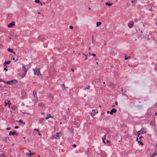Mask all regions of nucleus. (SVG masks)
I'll use <instances>...</instances> for the list:
<instances>
[{
	"label": "nucleus",
	"instance_id": "obj_1",
	"mask_svg": "<svg viewBox=\"0 0 157 157\" xmlns=\"http://www.w3.org/2000/svg\"><path fill=\"white\" fill-rule=\"evenodd\" d=\"M33 70L34 71V74L37 75H41L40 73L39 69L38 68L37 69H33Z\"/></svg>",
	"mask_w": 157,
	"mask_h": 157
},
{
	"label": "nucleus",
	"instance_id": "obj_2",
	"mask_svg": "<svg viewBox=\"0 0 157 157\" xmlns=\"http://www.w3.org/2000/svg\"><path fill=\"white\" fill-rule=\"evenodd\" d=\"M95 110H93L92 111V112H90V115L93 118H94V116L95 115Z\"/></svg>",
	"mask_w": 157,
	"mask_h": 157
},
{
	"label": "nucleus",
	"instance_id": "obj_3",
	"mask_svg": "<svg viewBox=\"0 0 157 157\" xmlns=\"http://www.w3.org/2000/svg\"><path fill=\"white\" fill-rule=\"evenodd\" d=\"M117 110L116 109H115L114 108L112 109L110 112V115H112L113 114V113H115L117 112Z\"/></svg>",
	"mask_w": 157,
	"mask_h": 157
},
{
	"label": "nucleus",
	"instance_id": "obj_4",
	"mask_svg": "<svg viewBox=\"0 0 157 157\" xmlns=\"http://www.w3.org/2000/svg\"><path fill=\"white\" fill-rule=\"evenodd\" d=\"M22 69L23 71H24L25 73H26L28 71V69L25 67L24 64H22Z\"/></svg>",
	"mask_w": 157,
	"mask_h": 157
},
{
	"label": "nucleus",
	"instance_id": "obj_5",
	"mask_svg": "<svg viewBox=\"0 0 157 157\" xmlns=\"http://www.w3.org/2000/svg\"><path fill=\"white\" fill-rule=\"evenodd\" d=\"M15 25V23L14 22H11L8 25V28H11L13 27V26Z\"/></svg>",
	"mask_w": 157,
	"mask_h": 157
},
{
	"label": "nucleus",
	"instance_id": "obj_6",
	"mask_svg": "<svg viewBox=\"0 0 157 157\" xmlns=\"http://www.w3.org/2000/svg\"><path fill=\"white\" fill-rule=\"evenodd\" d=\"M16 132L15 131L14 132H12V131H10L9 134V135L10 136H11V135H15V134H16V135L17 136H18V133H17V134H16Z\"/></svg>",
	"mask_w": 157,
	"mask_h": 157
},
{
	"label": "nucleus",
	"instance_id": "obj_7",
	"mask_svg": "<svg viewBox=\"0 0 157 157\" xmlns=\"http://www.w3.org/2000/svg\"><path fill=\"white\" fill-rule=\"evenodd\" d=\"M141 132V134H143L146 133V130L145 128H142L140 130Z\"/></svg>",
	"mask_w": 157,
	"mask_h": 157
},
{
	"label": "nucleus",
	"instance_id": "obj_8",
	"mask_svg": "<svg viewBox=\"0 0 157 157\" xmlns=\"http://www.w3.org/2000/svg\"><path fill=\"white\" fill-rule=\"evenodd\" d=\"M55 135L56 138L57 137H58V138L59 139L60 137L61 136V132L56 133Z\"/></svg>",
	"mask_w": 157,
	"mask_h": 157
},
{
	"label": "nucleus",
	"instance_id": "obj_9",
	"mask_svg": "<svg viewBox=\"0 0 157 157\" xmlns=\"http://www.w3.org/2000/svg\"><path fill=\"white\" fill-rule=\"evenodd\" d=\"M133 25V22H130L128 24V27L130 28H132Z\"/></svg>",
	"mask_w": 157,
	"mask_h": 157
},
{
	"label": "nucleus",
	"instance_id": "obj_10",
	"mask_svg": "<svg viewBox=\"0 0 157 157\" xmlns=\"http://www.w3.org/2000/svg\"><path fill=\"white\" fill-rule=\"evenodd\" d=\"M105 4L106 5H108L109 6H110L113 4V3L110 2V1H109L108 2H106Z\"/></svg>",
	"mask_w": 157,
	"mask_h": 157
},
{
	"label": "nucleus",
	"instance_id": "obj_11",
	"mask_svg": "<svg viewBox=\"0 0 157 157\" xmlns=\"http://www.w3.org/2000/svg\"><path fill=\"white\" fill-rule=\"evenodd\" d=\"M8 51L10 52L13 53L14 55H16V53L13 52V50L10 48H8L7 49Z\"/></svg>",
	"mask_w": 157,
	"mask_h": 157
},
{
	"label": "nucleus",
	"instance_id": "obj_12",
	"mask_svg": "<svg viewBox=\"0 0 157 157\" xmlns=\"http://www.w3.org/2000/svg\"><path fill=\"white\" fill-rule=\"evenodd\" d=\"M38 39L39 40L42 41H43V39H44V36L43 35L39 36L38 37Z\"/></svg>",
	"mask_w": 157,
	"mask_h": 157
},
{
	"label": "nucleus",
	"instance_id": "obj_13",
	"mask_svg": "<svg viewBox=\"0 0 157 157\" xmlns=\"http://www.w3.org/2000/svg\"><path fill=\"white\" fill-rule=\"evenodd\" d=\"M61 86L62 89L63 90H66L68 88L67 87L65 86L64 84H62Z\"/></svg>",
	"mask_w": 157,
	"mask_h": 157
},
{
	"label": "nucleus",
	"instance_id": "obj_14",
	"mask_svg": "<svg viewBox=\"0 0 157 157\" xmlns=\"http://www.w3.org/2000/svg\"><path fill=\"white\" fill-rule=\"evenodd\" d=\"M11 82H11L12 85L13 84H15V83H17L18 82V81L16 80H15V79H13L12 80H11Z\"/></svg>",
	"mask_w": 157,
	"mask_h": 157
},
{
	"label": "nucleus",
	"instance_id": "obj_15",
	"mask_svg": "<svg viewBox=\"0 0 157 157\" xmlns=\"http://www.w3.org/2000/svg\"><path fill=\"white\" fill-rule=\"evenodd\" d=\"M50 117L53 118V117L51 116V115L50 114H47V117L46 118V119L48 120Z\"/></svg>",
	"mask_w": 157,
	"mask_h": 157
},
{
	"label": "nucleus",
	"instance_id": "obj_16",
	"mask_svg": "<svg viewBox=\"0 0 157 157\" xmlns=\"http://www.w3.org/2000/svg\"><path fill=\"white\" fill-rule=\"evenodd\" d=\"M86 87L85 88V90H89L90 88V86L89 85H86Z\"/></svg>",
	"mask_w": 157,
	"mask_h": 157
},
{
	"label": "nucleus",
	"instance_id": "obj_17",
	"mask_svg": "<svg viewBox=\"0 0 157 157\" xmlns=\"http://www.w3.org/2000/svg\"><path fill=\"white\" fill-rule=\"evenodd\" d=\"M101 24V23L100 22H97L96 23V26L97 27L99 26Z\"/></svg>",
	"mask_w": 157,
	"mask_h": 157
},
{
	"label": "nucleus",
	"instance_id": "obj_18",
	"mask_svg": "<svg viewBox=\"0 0 157 157\" xmlns=\"http://www.w3.org/2000/svg\"><path fill=\"white\" fill-rule=\"evenodd\" d=\"M38 105L40 107H43L44 106V104L42 103H39Z\"/></svg>",
	"mask_w": 157,
	"mask_h": 157
},
{
	"label": "nucleus",
	"instance_id": "obj_19",
	"mask_svg": "<svg viewBox=\"0 0 157 157\" xmlns=\"http://www.w3.org/2000/svg\"><path fill=\"white\" fill-rule=\"evenodd\" d=\"M51 139H54V138H55L56 139H57V138H56V136L55 135H52L50 137Z\"/></svg>",
	"mask_w": 157,
	"mask_h": 157
},
{
	"label": "nucleus",
	"instance_id": "obj_20",
	"mask_svg": "<svg viewBox=\"0 0 157 157\" xmlns=\"http://www.w3.org/2000/svg\"><path fill=\"white\" fill-rule=\"evenodd\" d=\"M11 81H7V82H4V83H6L9 85H11Z\"/></svg>",
	"mask_w": 157,
	"mask_h": 157
},
{
	"label": "nucleus",
	"instance_id": "obj_21",
	"mask_svg": "<svg viewBox=\"0 0 157 157\" xmlns=\"http://www.w3.org/2000/svg\"><path fill=\"white\" fill-rule=\"evenodd\" d=\"M11 62V61L10 60L8 61L7 62L6 61L4 63H6V64H9Z\"/></svg>",
	"mask_w": 157,
	"mask_h": 157
},
{
	"label": "nucleus",
	"instance_id": "obj_22",
	"mask_svg": "<svg viewBox=\"0 0 157 157\" xmlns=\"http://www.w3.org/2000/svg\"><path fill=\"white\" fill-rule=\"evenodd\" d=\"M33 95H34V96L35 97H37V94H36V92H35L34 91L33 92Z\"/></svg>",
	"mask_w": 157,
	"mask_h": 157
},
{
	"label": "nucleus",
	"instance_id": "obj_23",
	"mask_svg": "<svg viewBox=\"0 0 157 157\" xmlns=\"http://www.w3.org/2000/svg\"><path fill=\"white\" fill-rule=\"evenodd\" d=\"M141 134V132L140 131H139L138 132H137V135H137V137H138L139 136H140V135Z\"/></svg>",
	"mask_w": 157,
	"mask_h": 157
},
{
	"label": "nucleus",
	"instance_id": "obj_24",
	"mask_svg": "<svg viewBox=\"0 0 157 157\" xmlns=\"http://www.w3.org/2000/svg\"><path fill=\"white\" fill-rule=\"evenodd\" d=\"M19 122H20V123H22V124H25V123H24V122H23V121H22V120H21V119H20V120L19 121Z\"/></svg>",
	"mask_w": 157,
	"mask_h": 157
},
{
	"label": "nucleus",
	"instance_id": "obj_25",
	"mask_svg": "<svg viewBox=\"0 0 157 157\" xmlns=\"http://www.w3.org/2000/svg\"><path fill=\"white\" fill-rule=\"evenodd\" d=\"M132 3L133 4H135L136 3V1H131Z\"/></svg>",
	"mask_w": 157,
	"mask_h": 157
},
{
	"label": "nucleus",
	"instance_id": "obj_26",
	"mask_svg": "<svg viewBox=\"0 0 157 157\" xmlns=\"http://www.w3.org/2000/svg\"><path fill=\"white\" fill-rule=\"evenodd\" d=\"M5 155L4 154H1L0 155V157H5Z\"/></svg>",
	"mask_w": 157,
	"mask_h": 157
},
{
	"label": "nucleus",
	"instance_id": "obj_27",
	"mask_svg": "<svg viewBox=\"0 0 157 157\" xmlns=\"http://www.w3.org/2000/svg\"><path fill=\"white\" fill-rule=\"evenodd\" d=\"M29 152H30L29 154L28 155L29 156H30L32 155V153L30 151H29Z\"/></svg>",
	"mask_w": 157,
	"mask_h": 157
},
{
	"label": "nucleus",
	"instance_id": "obj_28",
	"mask_svg": "<svg viewBox=\"0 0 157 157\" xmlns=\"http://www.w3.org/2000/svg\"><path fill=\"white\" fill-rule=\"evenodd\" d=\"M26 73L25 72L24 74H23L21 76L22 78H23L24 77H25L26 74Z\"/></svg>",
	"mask_w": 157,
	"mask_h": 157
},
{
	"label": "nucleus",
	"instance_id": "obj_29",
	"mask_svg": "<svg viewBox=\"0 0 157 157\" xmlns=\"http://www.w3.org/2000/svg\"><path fill=\"white\" fill-rule=\"evenodd\" d=\"M43 121V118H41L40 120V123H42Z\"/></svg>",
	"mask_w": 157,
	"mask_h": 157
},
{
	"label": "nucleus",
	"instance_id": "obj_30",
	"mask_svg": "<svg viewBox=\"0 0 157 157\" xmlns=\"http://www.w3.org/2000/svg\"><path fill=\"white\" fill-rule=\"evenodd\" d=\"M130 58H131V57L130 56H128L127 57H125L124 59L125 60H127V59H130Z\"/></svg>",
	"mask_w": 157,
	"mask_h": 157
},
{
	"label": "nucleus",
	"instance_id": "obj_31",
	"mask_svg": "<svg viewBox=\"0 0 157 157\" xmlns=\"http://www.w3.org/2000/svg\"><path fill=\"white\" fill-rule=\"evenodd\" d=\"M138 143H140L141 145H142L143 144V142H142L140 141H138Z\"/></svg>",
	"mask_w": 157,
	"mask_h": 157
},
{
	"label": "nucleus",
	"instance_id": "obj_32",
	"mask_svg": "<svg viewBox=\"0 0 157 157\" xmlns=\"http://www.w3.org/2000/svg\"><path fill=\"white\" fill-rule=\"evenodd\" d=\"M4 70L5 71H8V69H7V67H5L4 69Z\"/></svg>",
	"mask_w": 157,
	"mask_h": 157
},
{
	"label": "nucleus",
	"instance_id": "obj_33",
	"mask_svg": "<svg viewBox=\"0 0 157 157\" xmlns=\"http://www.w3.org/2000/svg\"><path fill=\"white\" fill-rule=\"evenodd\" d=\"M69 27H70V28L71 29H73V27L72 26V25H70V26H69Z\"/></svg>",
	"mask_w": 157,
	"mask_h": 157
},
{
	"label": "nucleus",
	"instance_id": "obj_34",
	"mask_svg": "<svg viewBox=\"0 0 157 157\" xmlns=\"http://www.w3.org/2000/svg\"><path fill=\"white\" fill-rule=\"evenodd\" d=\"M3 66L5 67H7V66H6V64L5 63H3Z\"/></svg>",
	"mask_w": 157,
	"mask_h": 157
},
{
	"label": "nucleus",
	"instance_id": "obj_35",
	"mask_svg": "<svg viewBox=\"0 0 157 157\" xmlns=\"http://www.w3.org/2000/svg\"><path fill=\"white\" fill-rule=\"evenodd\" d=\"M0 82H2L4 83V82H5V81L2 80V79L1 78H0Z\"/></svg>",
	"mask_w": 157,
	"mask_h": 157
},
{
	"label": "nucleus",
	"instance_id": "obj_36",
	"mask_svg": "<svg viewBox=\"0 0 157 157\" xmlns=\"http://www.w3.org/2000/svg\"><path fill=\"white\" fill-rule=\"evenodd\" d=\"M35 2L36 3H39L40 2V1H35Z\"/></svg>",
	"mask_w": 157,
	"mask_h": 157
},
{
	"label": "nucleus",
	"instance_id": "obj_37",
	"mask_svg": "<svg viewBox=\"0 0 157 157\" xmlns=\"http://www.w3.org/2000/svg\"><path fill=\"white\" fill-rule=\"evenodd\" d=\"M105 139V137L104 138H102L103 139V142H104V143H105V142L104 141V139Z\"/></svg>",
	"mask_w": 157,
	"mask_h": 157
},
{
	"label": "nucleus",
	"instance_id": "obj_38",
	"mask_svg": "<svg viewBox=\"0 0 157 157\" xmlns=\"http://www.w3.org/2000/svg\"><path fill=\"white\" fill-rule=\"evenodd\" d=\"M34 130L35 131H38V132H39V130H38V129L35 128V129H34Z\"/></svg>",
	"mask_w": 157,
	"mask_h": 157
},
{
	"label": "nucleus",
	"instance_id": "obj_39",
	"mask_svg": "<svg viewBox=\"0 0 157 157\" xmlns=\"http://www.w3.org/2000/svg\"><path fill=\"white\" fill-rule=\"evenodd\" d=\"M72 146L74 147H76V145L75 144H74Z\"/></svg>",
	"mask_w": 157,
	"mask_h": 157
},
{
	"label": "nucleus",
	"instance_id": "obj_40",
	"mask_svg": "<svg viewBox=\"0 0 157 157\" xmlns=\"http://www.w3.org/2000/svg\"><path fill=\"white\" fill-rule=\"evenodd\" d=\"M11 128H9V127H8L7 128H6V130H10L11 129Z\"/></svg>",
	"mask_w": 157,
	"mask_h": 157
},
{
	"label": "nucleus",
	"instance_id": "obj_41",
	"mask_svg": "<svg viewBox=\"0 0 157 157\" xmlns=\"http://www.w3.org/2000/svg\"><path fill=\"white\" fill-rule=\"evenodd\" d=\"M92 55L94 56H96V55L94 54V53H93L92 54Z\"/></svg>",
	"mask_w": 157,
	"mask_h": 157
},
{
	"label": "nucleus",
	"instance_id": "obj_42",
	"mask_svg": "<svg viewBox=\"0 0 157 157\" xmlns=\"http://www.w3.org/2000/svg\"><path fill=\"white\" fill-rule=\"evenodd\" d=\"M142 138V136H140L139 137V139H140V140H141V139Z\"/></svg>",
	"mask_w": 157,
	"mask_h": 157
},
{
	"label": "nucleus",
	"instance_id": "obj_43",
	"mask_svg": "<svg viewBox=\"0 0 157 157\" xmlns=\"http://www.w3.org/2000/svg\"><path fill=\"white\" fill-rule=\"evenodd\" d=\"M18 127L17 126H15V127H14L15 128H16V129H17V128H18Z\"/></svg>",
	"mask_w": 157,
	"mask_h": 157
},
{
	"label": "nucleus",
	"instance_id": "obj_44",
	"mask_svg": "<svg viewBox=\"0 0 157 157\" xmlns=\"http://www.w3.org/2000/svg\"><path fill=\"white\" fill-rule=\"evenodd\" d=\"M157 155L156 153H154L152 155H153V157Z\"/></svg>",
	"mask_w": 157,
	"mask_h": 157
},
{
	"label": "nucleus",
	"instance_id": "obj_45",
	"mask_svg": "<svg viewBox=\"0 0 157 157\" xmlns=\"http://www.w3.org/2000/svg\"><path fill=\"white\" fill-rule=\"evenodd\" d=\"M38 134L40 136H41V134L40 133L39 131L38 132Z\"/></svg>",
	"mask_w": 157,
	"mask_h": 157
},
{
	"label": "nucleus",
	"instance_id": "obj_46",
	"mask_svg": "<svg viewBox=\"0 0 157 157\" xmlns=\"http://www.w3.org/2000/svg\"><path fill=\"white\" fill-rule=\"evenodd\" d=\"M83 55H84L85 56H86V58H85V59L86 60L87 59V56L84 54H82Z\"/></svg>",
	"mask_w": 157,
	"mask_h": 157
},
{
	"label": "nucleus",
	"instance_id": "obj_47",
	"mask_svg": "<svg viewBox=\"0 0 157 157\" xmlns=\"http://www.w3.org/2000/svg\"><path fill=\"white\" fill-rule=\"evenodd\" d=\"M115 104L116 105H117L118 104V103L117 101H116L115 102Z\"/></svg>",
	"mask_w": 157,
	"mask_h": 157
},
{
	"label": "nucleus",
	"instance_id": "obj_48",
	"mask_svg": "<svg viewBox=\"0 0 157 157\" xmlns=\"http://www.w3.org/2000/svg\"><path fill=\"white\" fill-rule=\"evenodd\" d=\"M71 71H72V72H74V69L73 68H71Z\"/></svg>",
	"mask_w": 157,
	"mask_h": 157
},
{
	"label": "nucleus",
	"instance_id": "obj_49",
	"mask_svg": "<svg viewBox=\"0 0 157 157\" xmlns=\"http://www.w3.org/2000/svg\"><path fill=\"white\" fill-rule=\"evenodd\" d=\"M124 56L125 57H127V55L126 54H124Z\"/></svg>",
	"mask_w": 157,
	"mask_h": 157
},
{
	"label": "nucleus",
	"instance_id": "obj_50",
	"mask_svg": "<svg viewBox=\"0 0 157 157\" xmlns=\"http://www.w3.org/2000/svg\"><path fill=\"white\" fill-rule=\"evenodd\" d=\"M40 4H41V5H42L43 4H44V2H43V3H42V2H41Z\"/></svg>",
	"mask_w": 157,
	"mask_h": 157
},
{
	"label": "nucleus",
	"instance_id": "obj_51",
	"mask_svg": "<svg viewBox=\"0 0 157 157\" xmlns=\"http://www.w3.org/2000/svg\"><path fill=\"white\" fill-rule=\"evenodd\" d=\"M34 154H35V153H34V152H33L32 153V155H33Z\"/></svg>",
	"mask_w": 157,
	"mask_h": 157
},
{
	"label": "nucleus",
	"instance_id": "obj_52",
	"mask_svg": "<svg viewBox=\"0 0 157 157\" xmlns=\"http://www.w3.org/2000/svg\"><path fill=\"white\" fill-rule=\"evenodd\" d=\"M94 42H95V41H94V40H93L92 41V43H93H93H94Z\"/></svg>",
	"mask_w": 157,
	"mask_h": 157
},
{
	"label": "nucleus",
	"instance_id": "obj_53",
	"mask_svg": "<svg viewBox=\"0 0 157 157\" xmlns=\"http://www.w3.org/2000/svg\"><path fill=\"white\" fill-rule=\"evenodd\" d=\"M134 21H135V22H137V20H134Z\"/></svg>",
	"mask_w": 157,
	"mask_h": 157
},
{
	"label": "nucleus",
	"instance_id": "obj_54",
	"mask_svg": "<svg viewBox=\"0 0 157 157\" xmlns=\"http://www.w3.org/2000/svg\"><path fill=\"white\" fill-rule=\"evenodd\" d=\"M110 113L109 111H107V113Z\"/></svg>",
	"mask_w": 157,
	"mask_h": 157
},
{
	"label": "nucleus",
	"instance_id": "obj_55",
	"mask_svg": "<svg viewBox=\"0 0 157 157\" xmlns=\"http://www.w3.org/2000/svg\"><path fill=\"white\" fill-rule=\"evenodd\" d=\"M17 60H18V59H16V60H15V61H17Z\"/></svg>",
	"mask_w": 157,
	"mask_h": 157
},
{
	"label": "nucleus",
	"instance_id": "obj_56",
	"mask_svg": "<svg viewBox=\"0 0 157 157\" xmlns=\"http://www.w3.org/2000/svg\"><path fill=\"white\" fill-rule=\"evenodd\" d=\"M123 95H126V94H124V93L123 94Z\"/></svg>",
	"mask_w": 157,
	"mask_h": 157
},
{
	"label": "nucleus",
	"instance_id": "obj_57",
	"mask_svg": "<svg viewBox=\"0 0 157 157\" xmlns=\"http://www.w3.org/2000/svg\"><path fill=\"white\" fill-rule=\"evenodd\" d=\"M138 137H137V138H136V141H137L138 140Z\"/></svg>",
	"mask_w": 157,
	"mask_h": 157
},
{
	"label": "nucleus",
	"instance_id": "obj_58",
	"mask_svg": "<svg viewBox=\"0 0 157 157\" xmlns=\"http://www.w3.org/2000/svg\"><path fill=\"white\" fill-rule=\"evenodd\" d=\"M67 110H68V111H70V110H69V108H68V109H67Z\"/></svg>",
	"mask_w": 157,
	"mask_h": 157
},
{
	"label": "nucleus",
	"instance_id": "obj_59",
	"mask_svg": "<svg viewBox=\"0 0 157 157\" xmlns=\"http://www.w3.org/2000/svg\"><path fill=\"white\" fill-rule=\"evenodd\" d=\"M13 60H15V58H13Z\"/></svg>",
	"mask_w": 157,
	"mask_h": 157
},
{
	"label": "nucleus",
	"instance_id": "obj_60",
	"mask_svg": "<svg viewBox=\"0 0 157 157\" xmlns=\"http://www.w3.org/2000/svg\"><path fill=\"white\" fill-rule=\"evenodd\" d=\"M38 14H40V12H39V13H38Z\"/></svg>",
	"mask_w": 157,
	"mask_h": 157
},
{
	"label": "nucleus",
	"instance_id": "obj_61",
	"mask_svg": "<svg viewBox=\"0 0 157 157\" xmlns=\"http://www.w3.org/2000/svg\"><path fill=\"white\" fill-rule=\"evenodd\" d=\"M90 7H88V9L89 10H90Z\"/></svg>",
	"mask_w": 157,
	"mask_h": 157
},
{
	"label": "nucleus",
	"instance_id": "obj_62",
	"mask_svg": "<svg viewBox=\"0 0 157 157\" xmlns=\"http://www.w3.org/2000/svg\"><path fill=\"white\" fill-rule=\"evenodd\" d=\"M107 142H110V141H109V140H107Z\"/></svg>",
	"mask_w": 157,
	"mask_h": 157
},
{
	"label": "nucleus",
	"instance_id": "obj_63",
	"mask_svg": "<svg viewBox=\"0 0 157 157\" xmlns=\"http://www.w3.org/2000/svg\"><path fill=\"white\" fill-rule=\"evenodd\" d=\"M150 157H153V155H151Z\"/></svg>",
	"mask_w": 157,
	"mask_h": 157
},
{
	"label": "nucleus",
	"instance_id": "obj_64",
	"mask_svg": "<svg viewBox=\"0 0 157 157\" xmlns=\"http://www.w3.org/2000/svg\"><path fill=\"white\" fill-rule=\"evenodd\" d=\"M156 26H157V22H156Z\"/></svg>",
	"mask_w": 157,
	"mask_h": 157
}]
</instances>
